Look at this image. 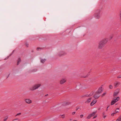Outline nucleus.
<instances>
[{
  "instance_id": "1",
  "label": "nucleus",
  "mask_w": 121,
  "mask_h": 121,
  "mask_svg": "<svg viewBox=\"0 0 121 121\" xmlns=\"http://www.w3.org/2000/svg\"><path fill=\"white\" fill-rule=\"evenodd\" d=\"M107 41V40L106 39H104L102 41L100 42L99 43L98 48H101L104 46V45L106 43Z\"/></svg>"
},
{
  "instance_id": "2",
  "label": "nucleus",
  "mask_w": 121,
  "mask_h": 121,
  "mask_svg": "<svg viewBox=\"0 0 121 121\" xmlns=\"http://www.w3.org/2000/svg\"><path fill=\"white\" fill-rule=\"evenodd\" d=\"M120 98L119 97H118L116 99L114 98L113 100L112 101L111 103V105H112L115 104L116 102L119 100Z\"/></svg>"
},
{
  "instance_id": "3",
  "label": "nucleus",
  "mask_w": 121,
  "mask_h": 121,
  "mask_svg": "<svg viewBox=\"0 0 121 121\" xmlns=\"http://www.w3.org/2000/svg\"><path fill=\"white\" fill-rule=\"evenodd\" d=\"M40 86L41 84H38L35 85L31 89H30L32 91L34 90L37 89Z\"/></svg>"
},
{
  "instance_id": "4",
  "label": "nucleus",
  "mask_w": 121,
  "mask_h": 121,
  "mask_svg": "<svg viewBox=\"0 0 121 121\" xmlns=\"http://www.w3.org/2000/svg\"><path fill=\"white\" fill-rule=\"evenodd\" d=\"M100 96L99 94L97 93L96 92V93L93 96L94 98L95 99H98Z\"/></svg>"
},
{
  "instance_id": "5",
  "label": "nucleus",
  "mask_w": 121,
  "mask_h": 121,
  "mask_svg": "<svg viewBox=\"0 0 121 121\" xmlns=\"http://www.w3.org/2000/svg\"><path fill=\"white\" fill-rule=\"evenodd\" d=\"M103 90V89L102 88V87H100L99 88L97 91L96 92L99 94L100 93L102 92Z\"/></svg>"
},
{
  "instance_id": "6",
  "label": "nucleus",
  "mask_w": 121,
  "mask_h": 121,
  "mask_svg": "<svg viewBox=\"0 0 121 121\" xmlns=\"http://www.w3.org/2000/svg\"><path fill=\"white\" fill-rule=\"evenodd\" d=\"M120 84V82H117L114 83V85L115 87H117Z\"/></svg>"
},
{
  "instance_id": "7",
  "label": "nucleus",
  "mask_w": 121,
  "mask_h": 121,
  "mask_svg": "<svg viewBox=\"0 0 121 121\" xmlns=\"http://www.w3.org/2000/svg\"><path fill=\"white\" fill-rule=\"evenodd\" d=\"M97 14H95V17L96 18L99 19V18L100 17V16L99 15V13H98V12H99L98 11H97Z\"/></svg>"
},
{
  "instance_id": "8",
  "label": "nucleus",
  "mask_w": 121,
  "mask_h": 121,
  "mask_svg": "<svg viewBox=\"0 0 121 121\" xmlns=\"http://www.w3.org/2000/svg\"><path fill=\"white\" fill-rule=\"evenodd\" d=\"M97 102V100L96 99H94L93 101L91 103V105L92 106L95 104Z\"/></svg>"
},
{
  "instance_id": "9",
  "label": "nucleus",
  "mask_w": 121,
  "mask_h": 121,
  "mask_svg": "<svg viewBox=\"0 0 121 121\" xmlns=\"http://www.w3.org/2000/svg\"><path fill=\"white\" fill-rule=\"evenodd\" d=\"M26 102L27 103L30 104L31 103L32 101L29 99H27L25 100Z\"/></svg>"
},
{
  "instance_id": "10",
  "label": "nucleus",
  "mask_w": 121,
  "mask_h": 121,
  "mask_svg": "<svg viewBox=\"0 0 121 121\" xmlns=\"http://www.w3.org/2000/svg\"><path fill=\"white\" fill-rule=\"evenodd\" d=\"M91 98H90L88 99L85 102V103H89L91 101Z\"/></svg>"
},
{
  "instance_id": "11",
  "label": "nucleus",
  "mask_w": 121,
  "mask_h": 121,
  "mask_svg": "<svg viewBox=\"0 0 121 121\" xmlns=\"http://www.w3.org/2000/svg\"><path fill=\"white\" fill-rule=\"evenodd\" d=\"M93 92H91L90 93L89 95H88V94H87L85 95V96H86L87 97L90 96L92 95H93Z\"/></svg>"
},
{
  "instance_id": "12",
  "label": "nucleus",
  "mask_w": 121,
  "mask_h": 121,
  "mask_svg": "<svg viewBox=\"0 0 121 121\" xmlns=\"http://www.w3.org/2000/svg\"><path fill=\"white\" fill-rule=\"evenodd\" d=\"M66 81L64 79H62L61 80L60 82V83L61 84H63L64 83H65V82H66Z\"/></svg>"
},
{
  "instance_id": "13",
  "label": "nucleus",
  "mask_w": 121,
  "mask_h": 121,
  "mask_svg": "<svg viewBox=\"0 0 121 121\" xmlns=\"http://www.w3.org/2000/svg\"><path fill=\"white\" fill-rule=\"evenodd\" d=\"M121 115H120L116 120V121H121Z\"/></svg>"
},
{
  "instance_id": "14",
  "label": "nucleus",
  "mask_w": 121,
  "mask_h": 121,
  "mask_svg": "<svg viewBox=\"0 0 121 121\" xmlns=\"http://www.w3.org/2000/svg\"><path fill=\"white\" fill-rule=\"evenodd\" d=\"M21 58H19L18 59V60H17V65H18L19 64V63H20L21 62Z\"/></svg>"
},
{
  "instance_id": "15",
  "label": "nucleus",
  "mask_w": 121,
  "mask_h": 121,
  "mask_svg": "<svg viewBox=\"0 0 121 121\" xmlns=\"http://www.w3.org/2000/svg\"><path fill=\"white\" fill-rule=\"evenodd\" d=\"M46 60V59H41V62L42 63H44Z\"/></svg>"
},
{
  "instance_id": "16",
  "label": "nucleus",
  "mask_w": 121,
  "mask_h": 121,
  "mask_svg": "<svg viewBox=\"0 0 121 121\" xmlns=\"http://www.w3.org/2000/svg\"><path fill=\"white\" fill-rule=\"evenodd\" d=\"M118 93V92H115L113 94V96H116Z\"/></svg>"
},
{
  "instance_id": "17",
  "label": "nucleus",
  "mask_w": 121,
  "mask_h": 121,
  "mask_svg": "<svg viewBox=\"0 0 121 121\" xmlns=\"http://www.w3.org/2000/svg\"><path fill=\"white\" fill-rule=\"evenodd\" d=\"M95 113L96 112H94L90 115L91 116V117H93L95 115Z\"/></svg>"
},
{
  "instance_id": "18",
  "label": "nucleus",
  "mask_w": 121,
  "mask_h": 121,
  "mask_svg": "<svg viewBox=\"0 0 121 121\" xmlns=\"http://www.w3.org/2000/svg\"><path fill=\"white\" fill-rule=\"evenodd\" d=\"M64 52H61L60 53V54H59V56H60L63 55H64Z\"/></svg>"
},
{
  "instance_id": "19",
  "label": "nucleus",
  "mask_w": 121,
  "mask_h": 121,
  "mask_svg": "<svg viewBox=\"0 0 121 121\" xmlns=\"http://www.w3.org/2000/svg\"><path fill=\"white\" fill-rule=\"evenodd\" d=\"M71 104V103L69 102H67L65 103V105H68Z\"/></svg>"
},
{
  "instance_id": "20",
  "label": "nucleus",
  "mask_w": 121,
  "mask_h": 121,
  "mask_svg": "<svg viewBox=\"0 0 121 121\" xmlns=\"http://www.w3.org/2000/svg\"><path fill=\"white\" fill-rule=\"evenodd\" d=\"M12 121H20L17 118L13 120Z\"/></svg>"
},
{
  "instance_id": "21",
  "label": "nucleus",
  "mask_w": 121,
  "mask_h": 121,
  "mask_svg": "<svg viewBox=\"0 0 121 121\" xmlns=\"http://www.w3.org/2000/svg\"><path fill=\"white\" fill-rule=\"evenodd\" d=\"M91 117V116L90 114L88 115V116L86 117V119H90Z\"/></svg>"
},
{
  "instance_id": "22",
  "label": "nucleus",
  "mask_w": 121,
  "mask_h": 121,
  "mask_svg": "<svg viewBox=\"0 0 121 121\" xmlns=\"http://www.w3.org/2000/svg\"><path fill=\"white\" fill-rule=\"evenodd\" d=\"M109 88L110 89H112L113 88V86L112 85H110L109 86Z\"/></svg>"
},
{
  "instance_id": "23",
  "label": "nucleus",
  "mask_w": 121,
  "mask_h": 121,
  "mask_svg": "<svg viewBox=\"0 0 121 121\" xmlns=\"http://www.w3.org/2000/svg\"><path fill=\"white\" fill-rule=\"evenodd\" d=\"M4 119V121H6L7 120V119L8 118V117H6Z\"/></svg>"
},
{
  "instance_id": "24",
  "label": "nucleus",
  "mask_w": 121,
  "mask_h": 121,
  "mask_svg": "<svg viewBox=\"0 0 121 121\" xmlns=\"http://www.w3.org/2000/svg\"><path fill=\"white\" fill-rule=\"evenodd\" d=\"M61 116H62V118H65V115L64 114H63V115H61Z\"/></svg>"
},
{
  "instance_id": "25",
  "label": "nucleus",
  "mask_w": 121,
  "mask_h": 121,
  "mask_svg": "<svg viewBox=\"0 0 121 121\" xmlns=\"http://www.w3.org/2000/svg\"><path fill=\"white\" fill-rule=\"evenodd\" d=\"M106 93H103L102 95V97H103L106 94Z\"/></svg>"
},
{
  "instance_id": "26",
  "label": "nucleus",
  "mask_w": 121,
  "mask_h": 121,
  "mask_svg": "<svg viewBox=\"0 0 121 121\" xmlns=\"http://www.w3.org/2000/svg\"><path fill=\"white\" fill-rule=\"evenodd\" d=\"M21 114V113H18L16 115H15V116H18L20 115Z\"/></svg>"
},
{
  "instance_id": "27",
  "label": "nucleus",
  "mask_w": 121,
  "mask_h": 121,
  "mask_svg": "<svg viewBox=\"0 0 121 121\" xmlns=\"http://www.w3.org/2000/svg\"><path fill=\"white\" fill-rule=\"evenodd\" d=\"M87 76H81V77L82 78H86Z\"/></svg>"
},
{
  "instance_id": "28",
  "label": "nucleus",
  "mask_w": 121,
  "mask_h": 121,
  "mask_svg": "<svg viewBox=\"0 0 121 121\" xmlns=\"http://www.w3.org/2000/svg\"><path fill=\"white\" fill-rule=\"evenodd\" d=\"M83 116V115L82 114H81L80 116V117L81 118H82Z\"/></svg>"
},
{
  "instance_id": "29",
  "label": "nucleus",
  "mask_w": 121,
  "mask_h": 121,
  "mask_svg": "<svg viewBox=\"0 0 121 121\" xmlns=\"http://www.w3.org/2000/svg\"><path fill=\"white\" fill-rule=\"evenodd\" d=\"M26 47H28V45H29V44H28L27 43H26Z\"/></svg>"
},
{
  "instance_id": "30",
  "label": "nucleus",
  "mask_w": 121,
  "mask_h": 121,
  "mask_svg": "<svg viewBox=\"0 0 121 121\" xmlns=\"http://www.w3.org/2000/svg\"><path fill=\"white\" fill-rule=\"evenodd\" d=\"M117 78H121V75H119V76H118L117 77Z\"/></svg>"
},
{
  "instance_id": "31",
  "label": "nucleus",
  "mask_w": 121,
  "mask_h": 121,
  "mask_svg": "<svg viewBox=\"0 0 121 121\" xmlns=\"http://www.w3.org/2000/svg\"><path fill=\"white\" fill-rule=\"evenodd\" d=\"M115 112L114 113L115 114H116V113L119 112L118 111H117L116 110H115Z\"/></svg>"
},
{
  "instance_id": "32",
  "label": "nucleus",
  "mask_w": 121,
  "mask_h": 121,
  "mask_svg": "<svg viewBox=\"0 0 121 121\" xmlns=\"http://www.w3.org/2000/svg\"><path fill=\"white\" fill-rule=\"evenodd\" d=\"M41 48H37V50H39V49H41Z\"/></svg>"
},
{
  "instance_id": "33",
  "label": "nucleus",
  "mask_w": 121,
  "mask_h": 121,
  "mask_svg": "<svg viewBox=\"0 0 121 121\" xmlns=\"http://www.w3.org/2000/svg\"><path fill=\"white\" fill-rule=\"evenodd\" d=\"M75 113H76V112H73L72 113V115H74V114H75Z\"/></svg>"
},
{
  "instance_id": "34",
  "label": "nucleus",
  "mask_w": 121,
  "mask_h": 121,
  "mask_svg": "<svg viewBox=\"0 0 121 121\" xmlns=\"http://www.w3.org/2000/svg\"><path fill=\"white\" fill-rule=\"evenodd\" d=\"M114 114H115L114 113H112L111 114V116H114Z\"/></svg>"
},
{
  "instance_id": "35",
  "label": "nucleus",
  "mask_w": 121,
  "mask_h": 121,
  "mask_svg": "<svg viewBox=\"0 0 121 121\" xmlns=\"http://www.w3.org/2000/svg\"><path fill=\"white\" fill-rule=\"evenodd\" d=\"M103 116V118L104 119H105V117H106V115H104V116Z\"/></svg>"
},
{
  "instance_id": "36",
  "label": "nucleus",
  "mask_w": 121,
  "mask_h": 121,
  "mask_svg": "<svg viewBox=\"0 0 121 121\" xmlns=\"http://www.w3.org/2000/svg\"><path fill=\"white\" fill-rule=\"evenodd\" d=\"M97 117V116H95L93 118V119H94V118H96V117Z\"/></svg>"
},
{
  "instance_id": "37",
  "label": "nucleus",
  "mask_w": 121,
  "mask_h": 121,
  "mask_svg": "<svg viewBox=\"0 0 121 121\" xmlns=\"http://www.w3.org/2000/svg\"><path fill=\"white\" fill-rule=\"evenodd\" d=\"M105 113L104 112H103L102 113V115L103 116L105 114Z\"/></svg>"
},
{
  "instance_id": "38",
  "label": "nucleus",
  "mask_w": 121,
  "mask_h": 121,
  "mask_svg": "<svg viewBox=\"0 0 121 121\" xmlns=\"http://www.w3.org/2000/svg\"><path fill=\"white\" fill-rule=\"evenodd\" d=\"M109 107V106H108L107 107V109H106V111H107L108 110V108Z\"/></svg>"
},
{
  "instance_id": "39",
  "label": "nucleus",
  "mask_w": 121,
  "mask_h": 121,
  "mask_svg": "<svg viewBox=\"0 0 121 121\" xmlns=\"http://www.w3.org/2000/svg\"><path fill=\"white\" fill-rule=\"evenodd\" d=\"M120 16L121 18V12H120Z\"/></svg>"
},
{
  "instance_id": "40",
  "label": "nucleus",
  "mask_w": 121,
  "mask_h": 121,
  "mask_svg": "<svg viewBox=\"0 0 121 121\" xmlns=\"http://www.w3.org/2000/svg\"><path fill=\"white\" fill-rule=\"evenodd\" d=\"M116 109H117H117L119 110V108H117Z\"/></svg>"
},
{
  "instance_id": "41",
  "label": "nucleus",
  "mask_w": 121,
  "mask_h": 121,
  "mask_svg": "<svg viewBox=\"0 0 121 121\" xmlns=\"http://www.w3.org/2000/svg\"><path fill=\"white\" fill-rule=\"evenodd\" d=\"M112 37H112H112H111V38H110V39H112Z\"/></svg>"
},
{
  "instance_id": "42",
  "label": "nucleus",
  "mask_w": 121,
  "mask_h": 121,
  "mask_svg": "<svg viewBox=\"0 0 121 121\" xmlns=\"http://www.w3.org/2000/svg\"><path fill=\"white\" fill-rule=\"evenodd\" d=\"M73 121H77V120H75Z\"/></svg>"
},
{
  "instance_id": "43",
  "label": "nucleus",
  "mask_w": 121,
  "mask_h": 121,
  "mask_svg": "<svg viewBox=\"0 0 121 121\" xmlns=\"http://www.w3.org/2000/svg\"><path fill=\"white\" fill-rule=\"evenodd\" d=\"M47 95H48V94H47V95H45V96H47Z\"/></svg>"
},
{
  "instance_id": "44",
  "label": "nucleus",
  "mask_w": 121,
  "mask_h": 121,
  "mask_svg": "<svg viewBox=\"0 0 121 121\" xmlns=\"http://www.w3.org/2000/svg\"><path fill=\"white\" fill-rule=\"evenodd\" d=\"M78 109H76V110H78Z\"/></svg>"
}]
</instances>
